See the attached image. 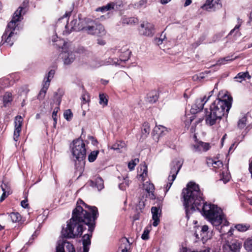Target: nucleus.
Masks as SVG:
<instances>
[{"mask_svg":"<svg viewBox=\"0 0 252 252\" xmlns=\"http://www.w3.org/2000/svg\"><path fill=\"white\" fill-rule=\"evenodd\" d=\"M184 198V205L186 208V215L189 218V214L196 210L201 211L202 215L216 226L222 224L220 233H223L222 227L228 226L229 222L226 220L221 209L217 206L207 204L204 202L202 193L200 191L199 186L193 182H190L187 185L186 189H184L182 191Z\"/></svg>","mask_w":252,"mask_h":252,"instance_id":"f257e3e1","label":"nucleus"},{"mask_svg":"<svg viewBox=\"0 0 252 252\" xmlns=\"http://www.w3.org/2000/svg\"><path fill=\"white\" fill-rule=\"evenodd\" d=\"M232 98L227 96L223 99L215 100L206 112L205 121L207 125L213 126L225 115L227 116L231 107Z\"/></svg>","mask_w":252,"mask_h":252,"instance_id":"f03ea898","label":"nucleus"},{"mask_svg":"<svg viewBox=\"0 0 252 252\" xmlns=\"http://www.w3.org/2000/svg\"><path fill=\"white\" fill-rule=\"evenodd\" d=\"M92 214L84 210L81 205H77L76 207L73 210L71 219L72 221H76L77 222L85 224L88 226L89 231L90 232L89 235H92L94 228V221L98 215L97 208L95 207H90L89 209Z\"/></svg>","mask_w":252,"mask_h":252,"instance_id":"7ed1b4c3","label":"nucleus"},{"mask_svg":"<svg viewBox=\"0 0 252 252\" xmlns=\"http://www.w3.org/2000/svg\"><path fill=\"white\" fill-rule=\"evenodd\" d=\"M84 230L83 224L72 221L71 219L67 224L65 228H63L62 235L63 237L68 238H74L80 236Z\"/></svg>","mask_w":252,"mask_h":252,"instance_id":"20e7f679","label":"nucleus"},{"mask_svg":"<svg viewBox=\"0 0 252 252\" xmlns=\"http://www.w3.org/2000/svg\"><path fill=\"white\" fill-rule=\"evenodd\" d=\"M71 152L74 158L78 161L85 159L86 155L85 144L81 139L74 140L71 144Z\"/></svg>","mask_w":252,"mask_h":252,"instance_id":"39448f33","label":"nucleus"},{"mask_svg":"<svg viewBox=\"0 0 252 252\" xmlns=\"http://www.w3.org/2000/svg\"><path fill=\"white\" fill-rule=\"evenodd\" d=\"M83 31L89 34L97 36H103L106 34V31L102 25L91 21L84 25Z\"/></svg>","mask_w":252,"mask_h":252,"instance_id":"423d86ee","label":"nucleus"},{"mask_svg":"<svg viewBox=\"0 0 252 252\" xmlns=\"http://www.w3.org/2000/svg\"><path fill=\"white\" fill-rule=\"evenodd\" d=\"M24 8L20 6L14 13L11 21L8 24L6 30L2 36V39L5 38L8 32L10 31L14 32L17 26L16 23L21 21L22 19V15L25 14L22 12Z\"/></svg>","mask_w":252,"mask_h":252,"instance_id":"0eeeda50","label":"nucleus"},{"mask_svg":"<svg viewBox=\"0 0 252 252\" xmlns=\"http://www.w3.org/2000/svg\"><path fill=\"white\" fill-rule=\"evenodd\" d=\"M181 167L182 163L179 161L173 162L172 163L170 175L168 176V182L166 187V192L168 191L170 189Z\"/></svg>","mask_w":252,"mask_h":252,"instance_id":"6e6552de","label":"nucleus"},{"mask_svg":"<svg viewBox=\"0 0 252 252\" xmlns=\"http://www.w3.org/2000/svg\"><path fill=\"white\" fill-rule=\"evenodd\" d=\"M84 25V22H81L80 20L73 19L65 25V30L63 31V34L68 35L72 31H83Z\"/></svg>","mask_w":252,"mask_h":252,"instance_id":"1a4fd4ad","label":"nucleus"},{"mask_svg":"<svg viewBox=\"0 0 252 252\" xmlns=\"http://www.w3.org/2000/svg\"><path fill=\"white\" fill-rule=\"evenodd\" d=\"M55 73V70L51 69L49 71L47 76L45 78V80L46 79V80L43 82L42 88L39 93L38 96V98L39 99H43L44 98L47 91L50 86L51 80L53 78Z\"/></svg>","mask_w":252,"mask_h":252,"instance_id":"9d476101","label":"nucleus"},{"mask_svg":"<svg viewBox=\"0 0 252 252\" xmlns=\"http://www.w3.org/2000/svg\"><path fill=\"white\" fill-rule=\"evenodd\" d=\"M241 244L237 240L226 241L222 246L223 252H238L241 248Z\"/></svg>","mask_w":252,"mask_h":252,"instance_id":"9b49d317","label":"nucleus"},{"mask_svg":"<svg viewBox=\"0 0 252 252\" xmlns=\"http://www.w3.org/2000/svg\"><path fill=\"white\" fill-rule=\"evenodd\" d=\"M139 32L141 34L145 36H153L155 33L154 25L148 22H143L140 25Z\"/></svg>","mask_w":252,"mask_h":252,"instance_id":"f8f14e48","label":"nucleus"},{"mask_svg":"<svg viewBox=\"0 0 252 252\" xmlns=\"http://www.w3.org/2000/svg\"><path fill=\"white\" fill-rule=\"evenodd\" d=\"M56 252H75L72 244L66 241H59L56 247Z\"/></svg>","mask_w":252,"mask_h":252,"instance_id":"ddd939ff","label":"nucleus"},{"mask_svg":"<svg viewBox=\"0 0 252 252\" xmlns=\"http://www.w3.org/2000/svg\"><path fill=\"white\" fill-rule=\"evenodd\" d=\"M211 95V94L208 96L207 98L206 96H204L203 98L197 99L195 104L191 107V112L192 113H195L202 110L205 103L208 101Z\"/></svg>","mask_w":252,"mask_h":252,"instance_id":"4468645a","label":"nucleus"},{"mask_svg":"<svg viewBox=\"0 0 252 252\" xmlns=\"http://www.w3.org/2000/svg\"><path fill=\"white\" fill-rule=\"evenodd\" d=\"M23 123V119L21 116H17L15 117V130L14 132L13 138L15 141H18L20 133L21 131V126Z\"/></svg>","mask_w":252,"mask_h":252,"instance_id":"2eb2a0df","label":"nucleus"},{"mask_svg":"<svg viewBox=\"0 0 252 252\" xmlns=\"http://www.w3.org/2000/svg\"><path fill=\"white\" fill-rule=\"evenodd\" d=\"M210 148V144L200 141L193 145V151L195 152H206Z\"/></svg>","mask_w":252,"mask_h":252,"instance_id":"dca6fc26","label":"nucleus"},{"mask_svg":"<svg viewBox=\"0 0 252 252\" xmlns=\"http://www.w3.org/2000/svg\"><path fill=\"white\" fill-rule=\"evenodd\" d=\"M151 212L152 213V219L154 220L153 225L156 227L158 226L159 222L161 210L157 207H152Z\"/></svg>","mask_w":252,"mask_h":252,"instance_id":"f3484780","label":"nucleus"},{"mask_svg":"<svg viewBox=\"0 0 252 252\" xmlns=\"http://www.w3.org/2000/svg\"><path fill=\"white\" fill-rule=\"evenodd\" d=\"M143 188L149 194L150 198L152 199L155 198V196L154 194L155 187L152 183L148 181L146 182L143 184Z\"/></svg>","mask_w":252,"mask_h":252,"instance_id":"a211bd4d","label":"nucleus"},{"mask_svg":"<svg viewBox=\"0 0 252 252\" xmlns=\"http://www.w3.org/2000/svg\"><path fill=\"white\" fill-rule=\"evenodd\" d=\"M208 226L207 225H204L202 226H196L194 234L197 238L199 239V235L203 237L207 233Z\"/></svg>","mask_w":252,"mask_h":252,"instance_id":"6ab92c4d","label":"nucleus"},{"mask_svg":"<svg viewBox=\"0 0 252 252\" xmlns=\"http://www.w3.org/2000/svg\"><path fill=\"white\" fill-rule=\"evenodd\" d=\"M63 58L64 60V63L66 64H69L74 61L75 56L72 52L64 51L63 53Z\"/></svg>","mask_w":252,"mask_h":252,"instance_id":"aec40b11","label":"nucleus"},{"mask_svg":"<svg viewBox=\"0 0 252 252\" xmlns=\"http://www.w3.org/2000/svg\"><path fill=\"white\" fill-rule=\"evenodd\" d=\"M206 163L208 166H212L215 169H219L223 167V163L220 160H216L209 158L207 159Z\"/></svg>","mask_w":252,"mask_h":252,"instance_id":"412c9836","label":"nucleus"},{"mask_svg":"<svg viewBox=\"0 0 252 252\" xmlns=\"http://www.w3.org/2000/svg\"><path fill=\"white\" fill-rule=\"evenodd\" d=\"M91 235L85 234L82 237L83 252H88L91 245Z\"/></svg>","mask_w":252,"mask_h":252,"instance_id":"4be33fe9","label":"nucleus"},{"mask_svg":"<svg viewBox=\"0 0 252 252\" xmlns=\"http://www.w3.org/2000/svg\"><path fill=\"white\" fill-rule=\"evenodd\" d=\"M219 0H206V2L201 6V8L209 10L211 9H215L216 8V5H219L217 1Z\"/></svg>","mask_w":252,"mask_h":252,"instance_id":"5701e85b","label":"nucleus"},{"mask_svg":"<svg viewBox=\"0 0 252 252\" xmlns=\"http://www.w3.org/2000/svg\"><path fill=\"white\" fill-rule=\"evenodd\" d=\"M130 247V244L128 239L126 238H123L121 240V246L118 252H127Z\"/></svg>","mask_w":252,"mask_h":252,"instance_id":"b1692460","label":"nucleus"},{"mask_svg":"<svg viewBox=\"0 0 252 252\" xmlns=\"http://www.w3.org/2000/svg\"><path fill=\"white\" fill-rule=\"evenodd\" d=\"M16 36V33L13 32L12 31H10L8 32V34L6 36L5 38H2V41L4 40V43L5 42L7 43L10 46H11L15 40Z\"/></svg>","mask_w":252,"mask_h":252,"instance_id":"393cba45","label":"nucleus"},{"mask_svg":"<svg viewBox=\"0 0 252 252\" xmlns=\"http://www.w3.org/2000/svg\"><path fill=\"white\" fill-rule=\"evenodd\" d=\"M112 149L118 152H123L126 150V144L123 141H118L113 145Z\"/></svg>","mask_w":252,"mask_h":252,"instance_id":"a878e982","label":"nucleus"},{"mask_svg":"<svg viewBox=\"0 0 252 252\" xmlns=\"http://www.w3.org/2000/svg\"><path fill=\"white\" fill-rule=\"evenodd\" d=\"M154 131L156 132L159 137H161L165 135L168 132V130L165 127L160 125L156 126L154 128Z\"/></svg>","mask_w":252,"mask_h":252,"instance_id":"bb28decb","label":"nucleus"},{"mask_svg":"<svg viewBox=\"0 0 252 252\" xmlns=\"http://www.w3.org/2000/svg\"><path fill=\"white\" fill-rule=\"evenodd\" d=\"M247 77L248 79H250L251 77V76L249 74L248 72H240L237 75L236 77H234V79L237 82H242Z\"/></svg>","mask_w":252,"mask_h":252,"instance_id":"cd10ccee","label":"nucleus"},{"mask_svg":"<svg viewBox=\"0 0 252 252\" xmlns=\"http://www.w3.org/2000/svg\"><path fill=\"white\" fill-rule=\"evenodd\" d=\"M150 131V125L148 123H143L142 128V136L145 138L149 134Z\"/></svg>","mask_w":252,"mask_h":252,"instance_id":"c85d7f7f","label":"nucleus"},{"mask_svg":"<svg viewBox=\"0 0 252 252\" xmlns=\"http://www.w3.org/2000/svg\"><path fill=\"white\" fill-rule=\"evenodd\" d=\"M115 4L113 2L108 3L106 5L100 7H98L96 9V11H101L102 12L114 9Z\"/></svg>","mask_w":252,"mask_h":252,"instance_id":"c756f323","label":"nucleus"},{"mask_svg":"<svg viewBox=\"0 0 252 252\" xmlns=\"http://www.w3.org/2000/svg\"><path fill=\"white\" fill-rule=\"evenodd\" d=\"M12 100V94L10 93L6 92L3 96V106L6 107Z\"/></svg>","mask_w":252,"mask_h":252,"instance_id":"7c9ffc66","label":"nucleus"},{"mask_svg":"<svg viewBox=\"0 0 252 252\" xmlns=\"http://www.w3.org/2000/svg\"><path fill=\"white\" fill-rule=\"evenodd\" d=\"M0 187L3 192L7 193V194L11 193L10 185L8 182L3 181Z\"/></svg>","mask_w":252,"mask_h":252,"instance_id":"2f4dec72","label":"nucleus"},{"mask_svg":"<svg viewBox=\"0 0 252 252\" xmlns=\"http://www.w3.org/2000/svg\"><path fill=\"white\" fill-rule=\"evenodd\" d=\"M142 168H143V172L137 178L140 181L144 182L148 176V168L147 166H142Z\"/></svg>","mask_w":252,"mask_h":252,"instance_id":"473e14b6","label":"nucleus"},{"mask_svg":"<svg viewBox=\"0 0 252 252\" xmlns=\"http://www.w3.org/2000/svg\"><path fill=\"white\" fill-rule=\"evenodd\" d=\"M250 226L247 224H238L235 225L234 228L240 232H244L247 231L250 228Z\"/></svg>","mask_w":252,"mask_h":252,"instance_id":"72a5a7b5","label":"nucleus"},{"mask_svg":"<svg viewBox=\"0 0 252 252\" xmlns=\"http://www.w3.org/2000/svg\"><path fill=\"white\" fill-rule=\"evenodd\" d=\"M95 186L96 187L98 190H100L103 189V180L101 177H98L96 178L95 181Z\"/></svg>","mask_w":252,"mask_h":252,"instance_id":"f704fd0d","label":"nucleus"},{"mask_svg":"<svg viewBox=\"0 0 252 252\" xmlns=\"http://www.w3.org/2000/svg\"><path fill=\"white\" fill-rule=\"evenodd\" d=\"M130 54V52L129 50H124L123 53L120 56V60L122 62L127 61L129 58Z\"/></svg>","mask_w":252,"mask_h":252,"instance_id":"c9c22d12","label":"nucleus"},{"mask_svg":"<svg viewBox=\"0 0 252 252\" xmlns=\"http://www.w3.org/2000/svg\"><path fill=\"white\" fill-rule=\"evenodd\" d=\"M244 247L247 251H252V238H248L245 241Z\"/></svg>","mask_w":252,"mask_h":252,"instance_id":"e433bc0d","label":"nucleus"},{"mask_svg":"<svg viewBox=\"0 0 252 252\" xmlns=\"http://www.w3.org/2000/svg\"><path fill=\"white\" fill-rule=\"evenodd\" d=\"M247 117L244 116L242 118L240 119L238 122V127L242 129L244 128L246 126Z\"/></svg>","mask_w":252,"mask_h":252,"instance_id":"4c0bfd02","label":"nucleus"},{"mask_svg":"<svg viewBox=\"0 0 252 252\" xmlns=\"http://www.w3.org/2000/svg\"><path fill=\"white\" fill-rule=\"evenodd\" d=\"M99 153V151H94L92 152L88 156V160L90 162H94Z\"/></svg>","mask_w":252,"mask_h":252,"instance_id":"58836bf2","label":"nucleus"},{"mask_svg":"<svg viewBox=\"0 0 252 252\" xmlns=\"http://www.w3.org/2000/svg\"><path fill=\"white\" fill-rule=\"evenodd\" d=\"M99 97L100 104L102 105L103 106H106L108 103V99L106 98V95L103 94H99Z\"/></svg>","mask_w":252,"mask_h":252,"instance_id":"ea45409f","label":"nucleus"},{"mask_svg":"<svg viewBox=\"0 0 252 252\" xmlns=\"http://www.w3.org/2000/svg\"><path fill=\"white\" fill-rule=\"evenodd\" d=\"M59 90L58 92H56L54 93V101L56 102L58 105H60L61 101V97L62 96V94Z\"/></svg>","mask_w":252,"mask_h":252,"instance_id":"a19ab883","label":"nucleus"},{"mask_svg":"<svg viewBox=\"0 0 252 252\" xmlns=\"http://www.w3.org/2000/svg\"><path fill=\"white\" fill-rule=\"evenodd\" d=\"M10 218L13 222H17L21 220V215L18 213H12Z\"/></svg>","mask_w":252,"mask_h":252,"instance_id":"79ce46f5","label":"nucleus"},{"mask_svg":"<svg viewBox=\"0 0 252 252\" xmlns=\"http://www.w3.org/2000/svg\"><path fill=\"white\" fill-rule=\"evenodd\" d=\"M137 22V19L134 18H127L123 20V23L128 25H132Z\"/></svg>","mask_w":252,"mask_h":252,"instance_id":"37998d69","label":"nucleus"},{"mask_svg":"<svg viewBox=\"0 0 252 252\" xmlns=\"http://www.w3.org/2000/svg\"><path fill=\"white\" fill-rule=\"evenodd\" d=\"M64 118L67 121H69L72 117L73 114L71 110L69 109L66 110L63 114Z\"/></svg>","mask_w":252,"mask_h":252,"instance_id":"c03bdc74","label":"nucleus"},{"mask_svg":"<svg viewBox=\"0 0 252 252\" xmlns=\"http://www.w3.org/2000/svg\"><path fill=\"white\" fill-rule=\"evenodd\" d=\"M158 99V96L156 94H150L149 96L148 97L147 99L148 101L150 103H155Z\"/></svg>","mask_w":252,"mask_h":252,"instance_id":"a18cd8bd","label":"nucleus"},{"mask_svg":"<svg viewBox=\"0 0 252 252\" xmlns=\"http://www.w3.org/2000/svg\"><path fill=\"white\" fill-rule=\"evenodd\" d=\"M165 37V35H163L161 34L160 38L157 37L154 39V43L158 45H159L162 43Z\"/></svg>","mask_w":252,"mask_h":252,"instance_id":"49530a36","label":"nucleus"},{"mask_svg":"<svg viewBox=\"0 0 252 252\" xmlns=\"http://www.w3.org/2000/svg\"><path fill=\"white\" fill-rule=\"evenodd\" d=\"M150 230L148 227L146 228L141 236V238L144 240H147L149 239V233Z\"/></svg>","mask_w":252,"mask_h":252,"instance_id":"de8ad7c7","label":"nucleus"},{"mask_svg":"<svg viewBox=\"0 0 252 252\" xmlns=\"http://www.w3.org/2000/svg\"><path fill=\"white\" fill-rule=\"evenodd\" d=\"M59 109V107H57L56 108H55L53 112V114H52V118L54 120V126H55V125H56L57 124V112H58V110Z\"/></svg>","mask_w":252,"mask_h":252,"instance_id":"09e8293b","label":"nucleus"},{"mask_svg":"<svg viewBox=\"0 0 252 252\" xmlns=\"http://www.w3.org/2000/svg\"><path fill=\"white\" fill-rule=\"evenodd\" d=\"M233 60V59H231L229 57H225V58H222L220 60H219L217 64H224V63H225L224 62L231 61Z\"/></svg>","mask_w":252,"mask_h":252,"instance_id":"8fccbe9b","label":"nucleus"},{"mask_svg":"<svg viewBox=\"0 0 252 252\" xmlns=\"http://www.w3.org/2000/svg\"><path fill=\"white\" fill-rule=\"evenodd\" d=\"M148 0H140L138 2L134 4L137 8H140L145 5L147 3Z\"/></svg>","mask_w":252,"mask_h":252,"instance_id":"3c124183","label":"nucleus"},{"mask_svg":"<svg viewBox=\"0 0 252 252\" xmlns=\"http://www.w3.org/2000/svg\"><path fill=\"white\" fill-rule=\"evenodd\" d=\"M142 166H146L145 164H141L139 167H138V169H137V172H138V174H137V177H138L139 176H140V174H141V173H142L143 172V168H142Z\"/></svg>","mask_w":252,"mask_h":252,"instance_id":"603ef678","label":"nucleus"},{"mask_svg":"<svg viewBox=\"0 0 252 252\" xmlns=\"http://www.w3.org/2000/svg\"><path fill=\"white\" fill-rule=\"evenodd\" d=\"M21 205L24 208H28V206H29V204L28 203V200H27V199H25L24 200H22L21 202Z\"/></svg>","mask_w":252,"mask_h":252,"instance_id":"864d4df0","label":"nucleus"},{"mask_svg":"<svg viewBox=\"0 0 252 252\" xmlns=\"http://www.w3.org/2000/svg\"><path fill=\"white\" fill-rule=\"evenodd\" d=\"M136 165V163H134L133 162L131 161L128 164V167L130 170H132L134 168V167Z\"/></svg>","mask_w":252,"mask_h":252,"instance_id":"5fc2aeb1","label":"nucleus"},{"mask_svg":"<svg viewBox=\"0 0 252 252\" xmlns=\"http://www.w3.org/2000/svg\"><path fill=\"white\" fill-rule=\"evenodd\" d=\"M81 204H82L83 205L85 206L86 208H88L89 209H90L91 207L90 206L86 204L82 200L80 199L77 201V205H80Z\"/></svg>","mask_w":252,"mask_h":252,"instance_id":"6e6d98bb","label":"nucleus"},{"mask_svg":"<svg viewBox=\"0 0 252 252\" xmlns=\"http://www.w3.org/2000/svg\"><path fill=\"white\" fill-rule=\"evenodd\" d=\"M9 194H7V193L3 192L0 198V202L3 201L4 199Z\"/></svg>","mask_w":252,"mask_h":252,"instance_id":"4d7b16f0","label":"nucleus"},{"mask_svg":"<svg viewBox=\"0 0 252 252\" xmlns=\"http://www.w3.org/2000/svg\"><path fill=\"white\" fill-rule=\"evenodd\" d=\"M70 13L71 12H66L65 14L60 19H59V21L57 23V26H59V25L60 24V21L61 19H63L64 17H67V16H68L69 15H70Z\"/></svg>","mask_w":252,"mask_h":252,"instance_id":"13d9d810","label":"nucleus"},{"mask_svg":"<svg viewBox=\"0 0 252 252\" xmlns=\"http://www.w3.org/2000/svg\"><path fill=\"white\" fill-rule=\"evenodd\" d=\"M106 43V42L105 40H103L102 39L99 38L97 39V44L100 45H104Z\"/></svg>","mask_w":252,"mask_h":252,"instance_id":"bf43d9fd","label":"nucleus"},{"mask_svg":"<svg viewBox=\"0 0 252 252\" xmlns=\"http://www.w3.org/2000/svg\"><path fill=\"white\" fill-rule=\"evenodd\" d=\"M240 27V24H239V25H236V26H235V27H234V28L233 29H232V30L230 31V33H229V34H232V33H233L235 31H236V30H238V29H239Z\"/></svg>","mask_w":252,"mask_h":252,"instance_id":"052dcab7","label":"nucleus"},{"mask_svg":"<svg viewBox=\"0 0 252 252\" xmlns=\"http://www.w3.org/2000/svg\"><path fill=\"white\" fill-rule=\"evenodd\" d=\"M191 0H186L184 4L185 7L189 5L191 3Z\"/></svg>","mask_w":252,"mask_h":252,"instance_id":"680f3d73","label":"nucleus"},{"mask_svg":"<svg viewBox=\"0 0 252 252\" xmlns=\"http://www.w3.org/2000/svg\"><path fill=\"white\" fill-rule=\"evenodd\" d=\"M82 99L83 103H86L88 101V100L86 99V95L85 94L82 96Z\"/></svg>","mask_w":252,"mask_h":252,"instance_id":"e2e57ef3","label":"nucleus"},{"mask_svg":"<svg viewBox=\"0 0 252 252\" xmlns=\"http://www.w3.org/2000/svg\"><path fill=\"white\" fill-rule=\"evenodd\" d=\"M194 119V117L192 116L190 117V120L189 122H186V125H189V124L192 122V121Z\"/></svg>","mask_w":252,"mask_h":252,"instance_id":"0e129e2a","label":"nucleus"},{"mask_svg":"<svg viewBox=\"0 0 252 252\" xmlns=\"http://www.w3.org/2000/svg\"><path fill=\"white\" fill-rule=\"evenodd\" d=\"M220 174H221L222 175V178L221 179L224 181V182H227L228 181V178L227 179V178H225L224 177V175H223V172H222L221 173H220Z\"/></svg>","mask_w":252,"mask_h":252,"instance_id":"69168bd1","label":"nucleus"},{"mask_svg":"<svg viewBox=\"0 0 252 252\" xmlns=\"http://www.w3.org/2000/svg\"><path fill=\"white\" fill-rule=\"evenodd\" d=\"M90 139L92 140V143L94 145H95L97 143V140L94 139L93 137H90Z\"/></svg>","mask_w":252,"mask_h":252,"instance_id":"338daca9","label":"nucleus"},{"mask_svg":"<svg viewBox=\"0 0 252 252\" xmlns=\"http://www.w3.org/2000/svg\"><path fill=\"white\" fill-rule=\"evenodd\" d=\"M171 0H161V3L162 4H166L169 2Z\"/></svg>","mask_w":252,"mask_h":252,"instance_id":"774afa93","label":"nucleus"}]
</instances>
